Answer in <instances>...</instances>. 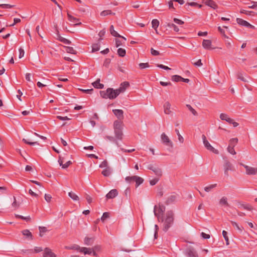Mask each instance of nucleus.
Segmentation results:
<instances>
[{
	"label": "nucleus",
	"instance_id": "obj_17",
	"mask_svg": "<svg viewBox=\"0 0 257 257\" xmlns=\"http://www.w3.org/2000/svg\"><path fill=\"white\" fill-rule=\"evenodd\" d=\"M177 199V197L175 195H171L170 196H169L167 198V199L165 203L167 205H169L170 204L174 203Z\"/></svg>",
	"mask_w": 257,
	"mask_h": 257
},
{
	"label": "nucleus",
	"instance_id": "obj_52",
	"mask_svg": "<svg viewBox=\"0 0 257 257\" xmlns=\"http://www.w3.org/2000/svg\"><path fill=\"white\" fill-rule=\"evenodd\" d=\"M109 213L108 212H104L103 213L102 217H101V220L102 222H104V221L109 217Z\"/></svg>",
	"mask_w": 257,
	"mask_h": 257
},
{
	"label": "nucleus",
	"instance_id": "obj_3",
	"mask_svg": "<svg viewBox=\"0 0 257 257\" xmlns=\"http://www.w3.org/2000/svg\"><path fill=\"white\" fill-rule=\"evenodd\" d=\"M165 211V207L163 205L159 204L158 206L155 205L154 208V212L155 216L158 218V219L159 221H161L163 222L164 219L162 217H160V214L162 215Z\"/></svg>",
	"mask_w": 257,
	"mask_h": 257
},
{
	"label": "nucleus",
	"instance_id": "obj_28",
	"mask_svg": "<svg viewBox=\"0 0 257 257\" xmlns=\"http://www.w3.org/2000/svg\"><path fill=\"white\" fill-rule=\"evenodd\" d=\"M68 195L74 201H78L79 199V198L78 196V195H76L74 192H73L72 191L69 192Z\"/></svg>",
	"mask_w": 257,
	"mask_h": 257
},
{
	"label": "nucleus",
	"instance_id": "obj_6",
	"mask_svg": "<svg viewBox=\"0 0 257 257\" xmlns=\"http://www.w3.org/2000/svg\"><path fill=\"white\" fill-rule=\"evenodd\" d=\"M161 138L162 141L164 145L170 147L171 149L173 148V145L172 142L164 133L161 135Z\"/></svg>",
	"mask_w": 257,
	"mask_h": 257
},
{
	"label": "nucleus",
	"instance_id": "obj_40",
	"mask_svg": "<svg viewBox=\"0 0 257 257\" xmlns=\"http://www.w3.org/2000/svg\"><path fill=\"white\" fill-rule=\"evenodd\" d=\"M118 55L120 57H124L125 55L126 52L125 49L122 48H119L117 50Z\"/></svg>",
	"mask_w": 257,
	"mask_h": 257
},
{
	"label": "nucleus",
	"instance_id": "obj_23",
	"mask_svg": "<svg viewBox=\"0 0 257 257\" xmlns=\"http://www.w3.org/2000/svg\"><path fill=\"white\" fill-rule=\"evenodd\" d=\"M22 232L24 236L29 238L30 240H33V237L32 233L28 229L24 230Z\"/></svg>",
	"mask_w": 257,
	"mask_h": 257
},
{
	"label": "nucleus",
	"instance_id": "obj_59",
	"mask_svg": "<svg viewBox=\"0 0 257 257\" xmlns=\"http://www.w3.org/2000/svg\"><path fill=\"white\" fill-rule=\"evenodd\" d=\"M151 53L152 55H153L154 56H158L160 54V53L159 51L154 50L152 48L151 49Z\"/></svg>",
	"mask_w": 257,
	"mask_h": 257
},
{
	"label": "nucleus",
	"instance_id": "obj_31",
	"mask_svg": "<svg viewBox=\"0 0 257 257\" xmlns=\"http://www.w3.org/2000/svg\"><path fill=\"white\" fill-rule=\"evenodd\" d=\"M101 174L105 177H108L111 174L110 169L109 168H106L105 169H104L102 172Z\"/></svg>",
	"mask_w": 257,
	"mask_h": 257
},
{
	"label": "nucleus",
	"instance_id": "obj_45",
	"mask_svg": "<svg viewBox=\"0 0 257 257\" xmlns=\"http://www.w3.org/2000/svg\"><path fill=\"white\" fill-rule=\"evenodd\" d=\"M175 132L177 134V136H178V140L179 141V142L181 143H183V142H184V138L183 137L180 135V133H179V131L178 129H175Z\"/></svg>",
	"mask_w": 257,
	"mask_h": 257
},
{
	"label": "nucleus",
	"instance_id": "obj_54",
	"mask_svg": "<svg viewBox=\"0 0 257 257\" xmlns=\"http://www.w3.org/2000/svg\"><path fill=\"white\" fill-rule=\"evenodd\" d=\"M22 141L25 143H26L27 144H28V145H36V144L39 145V143L37 142H29V141H27L25 139H23Z\"/></svg>",
	"mask_w": 257,
	"mask_h": 257
},
{
	"label": "nucleus",
	"instance_id": "obj_60",
	"mask_svg": "<svg viewBox=\"0 0 257 257\" xmlns=\"http://www.w3.org/2000/svg\"><path fill=\"white\" fill-rule=\"evenodd\" d=\"M242 206L243 207L244 209L247 210H251L253 209V207L252 206L250 205H242Z\"/></svg>",
	"mask_w": 257,
	"mask_h": 257
},
{
	"label": "nucleus",
	"instance_id": "obj_43",
	"mask_svg": "<svg viewBox=\"0 0 257 257\" xmlns=\"http://www.w3.org/2000/svg\"><path fill=\"white\" fill-rule=\"evenodd\" d=\"M100 45L98 43L93 44L92 45V51L93 52L97 51L99 50Z\"/></svg>",
	"mask_w": 257,
	"mask_h": 257
},
{
	"label": "nucleus",
	"instance_id": "obj_18",
	"mask_svg": "<svg viewBox=\"0 0 257 257\" xmlns=\"http://www.w3.org/2000/svg\"><path fill=\"white\" fill-rule=\"evenodd\" d=\"M93 248L82 247L80 248V252H83L84 254H90L92 252Z\"/></svg>",
	"mask_w": 257,
	"mask_h": 257
},
{
	"label": "nucleus",
	"instance_id": "obj_2",
	"mask_svg": "<svg viewBox=\"0 0 257 257\" xmlns=\"http://www.w3.org/2000/svg\"><path fill=\"white\" fill-rule=\"evenodd\" d=\"M123 122L120 120H115L113 122V128L115 138L117 140H121L122 139Z\"/></svg>",
	"mask_w": 257,
	"mask_h": 257
},
{
	"label": "nucleus",
	"instance_id": "obj_49",
	"mask_svg": "<svg viewBox=\"0 0 257 257\" xmlns=\"http://www.w3.org/2000/svg\"><path fill=\"white\" fill-rule=\"evenodd\" d=\"M186 106L189 109V110L193 114V115H197V112H196V111L194 108H193L190 105L187 104Z\"/></svg>",
	"mask_w": 257,
	"mask_h": 257
},
{
	"label": "nucleus",
	"instance_id": "obj_55",
	"mask_svg": "<svg viewBox=\"0 0 257 257\" xmlns=\"http://www.w3.org/2000/svg\"><path fill=\"white\" fill-rule=\"evenodd\" d=\"M139 67L140 69H143L146 68H148L149 67V64L148 63H141L139 64Z\"/></svg>",
	"mask_w": 257,
	"mask_h": 257
},
{
	"label": "nucleus",
	"instance_id": "obj_42",
	"mask_svg": "<svg viewBox=\"0 0 257 257\" xmlns=\"http://www.w3.org/2000/svg\"><path fill=\"white\" fill-rule=\"evenodd\" d=\"M167 26L169 28H173L174 31L178 32L179 31V28L173 23H168Z\"/></svg>",
	"mask_w": 257,
	"mask_h": 257
},
{
	"label": "nucleus",
	"instance_id": "obj_35",
	"mask_svg": "<svg viewBox=\"0 0 257 257\" xmlns=\"http://www.w3.org/2000/svg\"><path fill=\"white\" fill-rule=\"evenodd\" d=\"M108 88L105 91H100V96L103 98H108Z\"/></svg>",
	"mask_w": 257,
	"mask_h": 257
},
{
	"label": "nucleus",
	"instance_id": "obj_13",
	"mask_svg": "<svg viewBox=\"0 0 257 257\" xmlns=\"http://www.w3.org/2000/svg\"><path fill=\"white\" fill-rule=\"evenodd\" d=\"M203 144L205 146V147H206V148L212 152L213 153L216 154H218V151L217 150H216L215 149H214L210 144V143L208 142V141H203Z\"/></svg>",
	"mask_w": 257,
	"mask_h": 257
},
{
	"label": "nucleus",
	"instance_id": "obj_41",
	"mask_svg": "<svg viewBox=\"0 0 257 257\" xmlns=\"http://www.w3.org/2000/svg\"><path fill=\"white\" fill-rule=\"evenodd\" d=\"M231 223L232 225L233 226L235 227L240 232H241L243 230V227L239 226V225L237 224L236 222L231 221Z\"/></svg>",
	"mask_w": 257,
	"mask_h": 257
},
{
	"label": "nucleus",
	"instance_id": "obj_11",
	"mask_svg": "<svg viewBox=\"0 0 257 257\" xmlns=\"http://www.w3.org/2000/svg\"><path fill=\"white\" fill-rule=\"evenodd\" d=\"M112 111L118 119V120L121 121L124 118L123 111L121 109H113Z\"/></svg>",
	"mask_w": 257,
	"mask_h": 257
},
{
	"label": "nucleus",
	"instance_id": "obj_24",
	"mask_svg": "<svg viewBox=\"0 0 257 257\" xmlns=\"http://www.w3.org/2000/svg\"><path fill=\"white\" fill-rule=\"evenodd\" d=\"M110 33L111 35L115 37H120L121 36L114 30L113 25H111L109 29Z\"/></svg>",
	"mask_w": 257,
	"mask_h": 257
},
{
	"label": "nucleus",
	"instance_id": "obj_57",
	"mask_svg": "<svg viewBox=\"0 0 257 257\" xmlns=\"http://www.w3.org/2000/svg\"><path fill=\"white\" fill-rule=\"evenodd\" d=\"M108 166V163L106 160L103 161L100 165L99 167L100 168H108L107 167Z\"/></svg>",
	"mask_w": 257,
	"mask_h": 257
},
{
	"label": "nucleus",
	"instance_id": "obj_44",
	"mask_svg": "<svg viewBox=\"0 0 257 257\" xmlns=\"http://www.w3.org/2000/svg\"><path fill=\"white\" fill-rule=\"evenodd\" d=\"M114 15L115 14L114 13H113L111 12V11L110 10H105V11H102L101 13H100V15L101 16H106L108 15Z\"/></svg>",
	"mask_w": 257,
	"mask_h": 257
},
{
	"label": "nucleus",
	"instance_id": "obj_5",
	"mask_svg": "<svg viewBox=\"0 0 257 257\" xmlns=\"http://www.w3.org/2000/svg\"><path fill=\"white\" fill-rule=\"evenodd\" d=\"M184 254L187 257H199L198 254L195 249L191 246L185 249L184 251Z\"/></svg>",
	"mask_w": 257,
	"mask_h": 257
},
{
	"label": "nucleus",
	"instance_id": "obj_10",
	"mask_svg": "<svg viewBox=\"0 0 257 257\" xmlns=\"http://www.w3.org/2000/svg\"><path fill=\"white\" fill-rule=\"evenodd\" d=\"M43 257H57V255L52 252V250L46 247L44 250Z\"/></svg>",
	"mask_w": 257,
	"mask_h": 257
},
{
	"label": "nucleus",
	"instance_id": "obj_64",
	"mask_svg": "<svg viewBox=\"0 0 257 257\" xmlns=\"http://www.w3.org/2000/svg\"><path fill=\"white\" fill-rule=\"evenodd\" d=\"M201 236L204 239H209L210 237V236L208 234H206L204 232H202L201 233Z\"/></svg>",
	"mask_w": 257,
	"mask_h": 257
},
{
	"label": "nucleus",
	"instance_id": "obj_33",
	"mask_svg": "<svg viewBox=\"0 0 257 257\" xmlns=\"http://www.w3.org/2000/svg\"><path fill=\"white\" fill-rule=\"evenodd\" d=\"M236 77L237 79H240V80L243 82H247V80L243 76V74L241 72H238L236 74Z\"/></svg>",
	"mask_w": 257,
	"mask_h": 257
},
{
	"label": "nucleus",
	"instance_id": "obj_50",
	"mask_svg": "<svg viewBox=\"0 0 257 257\" xmlns=\"http://www.w3.org/2000/svg\"><path fill=\"white\" fill-rule=\"evenodd\" d=\"M181 77L180 76L175 75L172 77V80L175 82H179L181 81Z\"/></svg>",
	"mask_w": 257,
	"mask_h": 257
},
{
	"label": "nucleus",
	"instance_id": "obj_7",
	"mask_svg": "<svg viewBox=\"0 0 257 257\" xmlns=\"http://www.w3.org/2000/svg\"><path fill=\"white\" fill-rule=\"evenodd\" d=\"M147 168L149 170H152L155 174L157 176V177H161L162 175V171L161 169L154 166L152 164H150L148 166Z\"/></svg>",
	"mask_w": 257,
	"mask_h": 257
},
{
	"label": "nucleus",
	"instance_id": "obj_29",
	"mask_svg": "<svg viewBox=\"0 0 257 257\" xmlns=\"http://www.w3.org/2000/svg\"><path fill=\"white\" fill-rule=\"evenodd\" d=\"M152 27L156 30V33H157V28L159 25V22L157 19H153L152 21Z\"/></svg>",
	"mask_w": 257,
	"mask_h": 257
},
{
	"label": "nucleus",
	"instance_id": "obj_21",
	"mask_svg": "<svg viewBox=\"0 0 257 257\" xmlns=\"http://www.w3.org/2000/svg\"><path fill=\"white\" fill-rule=\"evenodd\" d=\"M220 118L222 120H225L227 122H232V118L228 117V116L225 113H221L220 115Z\"/></svg>",
	"mask_w": 257,
	"mask_h": 257
},
{
	"label": "nucleus",
	"instance_id": "obj_53",
	"mask_svg": "<svg viewBox=\"0 0 257 257\" xmlns=\"http://www.w3.org/2000/svg\"><path fill=\"white\" fill-rule=\"evenodd\" d=\"M114 97H117L120 93H123V90L119 88L116 89H114Z\"/></svg>",
	"mask_w": 257,
	"mask_h": 257
},
{
	"label": "nucleus",
	"instance_id": "obj_12",
	"mask_svg": "<svg viewBox=\"0 0 257 257\" xmlns=\"http://www.w3.org/2000/svg\"><path fill=\"white\" fill-rule=\"evenodd\" d=\"M212 42L210 40H203L202 42L203 47L207 50H211L214 49V48L211 47Z\"/></svg>",
	"mask_w": 257,
	"mask_h": 257
},
{
	"label": "nucleus",
	"instance_id": "obj_46",
	"mask_svg": "<svg viewBox=\"0 0 257 257\" xmlns=\"http://www.w3.org/2000/svg\"><path fill=\"white\" fill-rule=\"evenodd\" d=\"M222 235L225 240L226 244L228 245L229 244V238H228V237L227 236V232L226 231L223 230L222 231Z\"/></svg>",
	"mask_w": 257,
	"mask_h": 257
},
{
	"label": "nucleus",
	"instance_id": "obj_63",
	"mask_svg": "<svg viewBox=\"0 0 257 257\" xmlns=\"http://www.w3.org/2000/svg\"><path fill=\"white\" fill-rule=\"evenodd\" d=\"M51 198H52V197H51V195L45 194V199L47 202H50L51 201Z\"/></svg>",
	"mask_w": 257,
	"mask_h": 257
},
{
	"label": "nucleus",
	"instance_id": "obj_56",
	"mask_svg": "<svg viewBox=\"0 0 257 257\" xmlns=\"http://www.w3.org/2000/svg\"><path fill=\"white\" fill-rule=\"evenodd\" d=\"M135 178V176H131V177L127 176L125 178V180L127 182L131 183L133 181L134 182Z\"/></svg>",
	"mask_w": 257,
	"mask_h": 257
},
{
	"label": "nucleus",
	"instance_id": "obj_38",
	"mask_svg": "<svg viewBox=\"0 0 257 257\" xmlns=\"http://www.w3.org/2000/svg\"><path fill=\"white\" fill-rule=\"evenodd\" d=\"M105 138L108 139L111 142H114L117 146H119L118 143L116 141V139L111 136H106Z\"/></svg>",
	"mask_w": 257,
	"mask_h": 257
},
{
	"label": "nucleus",
	"instance_id": "obj_47",
	"mask_svg": "<svg viewBox=\"0 0 257 257\" xmlns=\"http://www.w3.org/2000/svg\"><path fill=\"white\" fill-rule=\"evenodd\" d=\"M227 149V151L230 154H231L232 155H235L236 154V152L235 151L233 147L228 146Z\"/></svg>",
	"mask_w": 257,
	"mask_h": 257
},
{
	"label": "nucleus",
	"instance_id": "obj_36",
	"mask_svg": "<svg viewBox=\"0 0 257 257\" xmlns=\"http://www.w3.org/2000/svg\"><path fill=\"white\" fill-rule=\"evenodd\" d=\"M68 20L73 22V23H77L79 21V20L76 18H75L73 17L72 16L70 15L69 14H67Z\"/></svg>",
	"mask_w": 257,
	"mask_h": 257
},
{
	"label": "nucleus",
	"instance_id": "obj_14",
	"mask_svg": "<svg viewBox=\"0 0 257 257\" xmlns=\"http://www.w3.org/2000/svg\"><path fill=\"white\" fill-rule=\"evenodd\" d=\"M58 163L63 169L67 168L71 164H72V162L71 161H68L65 164H63V159L61 156L59 157Z\"/></svg>",
	"mask_w": 257,
	"mask_h": 257
},
{
	"label": "nucleus",
	"instance_id": "obj_8",
	"mask_svg": "<svg viewBox=\"0 0 257 257\" xmlns=\"http://www.w3.org/2000/svg\"><path fill=\"white\" fill-rule=\"evenodd\" d=\"M245 169V173L248 175H254L257 174V168L248 166L246 165L241 164Z\"/></svg>",
	"mask_w": 257,
	"mask_h": 257
},
{
	"label": "nucleus",
	"instance_id": "obj_1",
	"mask_svg": "<svg viewBox=\"0 0 257 257\" xmlns=\"http://www.w3.org/2000/svg\"><path fill=\"white\" fill-rule=\"evenodd\" d=\"M174 220V214L173 211H168L166 214V218L163 224V231L166 232L172 225Z\"/></svg>",
	"mask_w": 257,
	"mask_h": 257
},
{
	"label": "nucleus",
	"instance_id": "obj_30",
	"mask_svg": "<svg viewBox=\"0 0 257 257\" xmlns=\"http://www.w3.org/2000/svg\"><path fill=\"white\" fill-rule=\"evenodd\" d=\"M238 143V139L237 138L231 139L229 140V146L234 147Z\"/></svg>",
	"mask_w": 257,
	"mask_h": 257
},
{
	"label": "nucleus",
	"instance_id": "obj_16",
	"mask_svg": "<svg viewBox=\"0 0 257 257\" xmlns=\"http://www.w3.org/2000/svg\"><path fill=\"white\" fill-rule=\"evenodd\" d=\"M204 3L206 5L213 8V9L217 8V5L212 0H204Z\"/></svg>",
	"mask_w": 257,
	"mask_h": 257
},
{
	"label": "nucleus",
	"instance_id": "obj_27",
	"mask_svg": "<svg viewBox=\"0 0 257 257\" xmlns=\"http://www.w3.org/2000/svg\"><path fill=\"white\" fill-rule=\"evenodd\" d=\"M108 98L110 99H113L116 98V97H114V91L113 88H108Z\"/></svg>",
	"mask_w": 257,
	"mask_h": 257
},
{
	"label": "nucleus",
	"instance_id": "obj_15",
	"mask_svg": "<svg viewBox=\"0 0 257 257\" xmlns=\"http://www.w3.org/2000/svg\"><path fill=\"white\" fill-rule=\"evenodd\" d=\"M118 194L116 189H112L110 190L106 195L107 199H112L116 197Z\"/></svg>",
	"mask_w": 257,
	"mask_h": 257
},
{
	"label": "nucleus",
	"instance_id": "obj_58",
	"mask_svg": "<svg viewBox=\"0 0 257 257\" xmlns=\"http://www.w3.org/2000/svg\"><path fill=\"white\" fill-rule=\"evenodd\" d=\"M110 63V59L109 58H107L104 61L103 66L106 67H108Z\"/></svg>",
	"mask_w": 257,
	"mask_h": 257
},
{
	"label": "nucleus",
	"instance_id": "obj_61",
	"mask_svg": "<svg viewBox=\"0 0 257 257\" xmlns=\"http://www.w3.org/2000/svg\"><path fill=\"white\" fill-rule=\"evenodd\" d=\"M173 21L175 23H176L178 25H182L184 23V22L183 21H182V20H179L178 19H177V18H174L173 19Z\"/></svg>",
	"mask_w": 257,
	"mask_h": 257
},
{
	"label": "nucleus",
	"instance_id": "obj_48",
	"mask_svg": "<svg viewBox=\"0 0 257 257\" xmlns=\"http://www.w3.org/2000/svg\"><path fill=\"white\" fill-rule=\"evenodd\" d=\"M14 7V5L9 4H0V8L3 9H11Z\"/></svg>",
	"mask_w": 257,
	"mask_h": 257
},
{
	"label": "nucleus",
	"instance_id": "obj_25",
	"mask_svg": "<svg viewBox=\"0 0 257 257\" xmlns=\"http://www.w3.org/2000/svg\"><path fill=\"white\" fill-rule=\"evenodd\" d=\"M84 243L87 245H91L94 242V238L86 237L84 238Z\"/></svg>",
	"mask_w": 257,
	"mask_h": 257
},
{
	"label": "nucleus",
	"instance_id": "obj_19",
	"mask_svg": "<svg viewBox=\"0 0 257 257\" xmlns=\"http://www.w3.org/2000/svg\"><path fill=\"white\" fill-rule=\"evenodd\" d=\"M93 86L98 89H102L104 87V85L100 83V79H97L95 82L92 83Z\"/></svg>",
	"mask_w": 257,
	"mask_h": 257
},
{
	"label": "nucleus",
	"instance_id": "obj_22",
	"mask_svg": "<svg viewBox=\"0 0 257 257\" xmlns=\"http://www.w3.org/2000/svg\"><path fill=\"white\" fill-rule=\"evenodd\" d=\"M164 107V112L166 114H170L171 112L170 110V107H171L170 103L169 102H166L165 103Z\"/></svg>",
	"mask_w": 257,
	"mask_h": 257
},
{
	"label": "nucleus",
	"instance_id": "obj_20",
	"mask_svg": "<svg viewBox=\"0 0 257 257\" xmlns=\"http://www.w3.org/2000/svg\"><path fill=\"white\" fill-rule=\"evenodd\" d=\"M134 182H136V187H138L140 185L143 183L144 179L139 176H135Z\"/></svg>",
	"mask_w": 257,
	"mask_h": 257
},
{
	"label": "nucleus",
	"instance_id": "obj_34",
	"mask_svg": "<svg viewBox=\"0 0 257 257\" xmlns=\"http://www.w3.org/2000/svg\"><path fill=\"white\" fill-rule=\"evenodd\" d=\"M217 186V184H211V185H210L208 186H206L204 188V190L206 191V192H209L210 191H211L212 189H213V188H215Z\"/></svg>",
	"mask_w": 257,
	"mask_h": 257
},
{
	"label": "nucleus",
	"instance_id": "obj_26",
	"mask_svg": "<svg viewBox=\"0 0 257 257\" xmlns=\"http://www.w3.org/2000/svg\"><path fill=\"white\" fill-rule=\"evenodd\" d=\"M129 86V82L127 81H124L120 84L119 88L122 89L123 92Z\"/></svg>",
	"mask_w": 257,
	"mask_h": 257
},
{
	"label": "nucleus",
	"instance_id": "obj_9",
	"mask_svg": "<svg viewBox=\"0 0 257 257\" xmlns=\"http://www.w3.org/2000/svg\"><path fill=\"white\" fill-rule=\"evenodd\" d=\"M236 22L238 24H239L240 25H242V26H245V27H248V28H249L251 29H254V26L251 25L248 22H247V21H246L245 20H243L242 19L237 18Z\"/></svg>",
	"mask_w": 257,
	"mask_h": 257
},
{
	"label": "nucleus",
	"instance_id": "obj_62",
	"mask_svg": "<svg viewBox=\"0 0 257 257\" xmlns=\"http://www.w3.org/2000/svg\"><path fill=\"white\" fill-rule=\"evenodd\" d=\"M81 91L82 92L87 93V94H91L92 91H93V89H80Z\"/></svg>",
	"mask_w": 257,
	"mask_h": 257
},
{
	"label": "nucleus",
	"instance_id": "obj_39",
	"mask_svg": "<svg viewBox=\"0 0 257 257\" xmlns=\"http://www.w3.org/2000/svg\"><path fill=\"white\" fill-rule=\"evenodd\" d=\"M65 248L67 249L79 250L80 251V248L81 247L77 244H74L71 246H66Z\"/></svg>",
	"mask_w": 257,
	"mask_h": 257
},
{
	"label": "nucleus",
	"instance_id": "obj_51",
	"mask_svg": "<svg viewBox=\"0 0 257 257\" xmlns=\"http://www.w3.org/2000/svg\"><path fill=\"white\" fill-rule=\"evenodd\" d=\"M160 177H157L156 178L150 181V184L152 186L155 185L159 180Z\"/></svg>",
	"mask_w": 257,
	"mask_h": 257
},
{
	"label": "nucleus",
	"instance_id": "obj_4",
	"mask_svg": "<svg viewBox=\"0 0 257 257\" xmlns=\"http://www.w3.org/2000/svg\"><path fill=\"white\" fill-rule=\"evenodd\" d=\"M223 168L224 171V174L227 177L228 176V171L233 170V167L232 164L228 160H224V163L223 164Z\"/></svg>",
	"mask_w": 257,
	"mask_h": 257
},
{
	"label": "nucleus",
	"instance_id": "obj_32",
	"mask_svg": "<svg viewBox=\"0 0 257 257\" xmlns=\"http://www.w3.org/2000/svg\"><path fill=\"white\" fill-rule=\"evenodd\" d=\"M219 204L221 205L228 206L227 199L226 197H222L219 200Z\"/></svg>",
	"mask_w": 257,
	"mask_h": 257
},
{
	"label": "nucleus",
	"instance_id": "obj_37",
	"mask_svg": "<svg viewBox=\"0 0 257 257\" xmlns=\"http://www.w3.org/2000/svg\"><path fill=\"white\" fill-rule=\"evenodd\" d=\"M66 48V51L67 53L73 54H76V51L73 49L72 47H65Z\"/></svg>",
	"mask_w": 257,
	"mask_h": 257
}]
</instances>
